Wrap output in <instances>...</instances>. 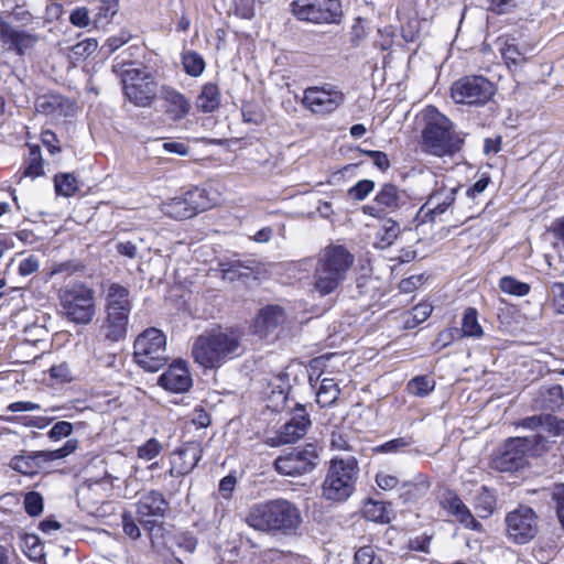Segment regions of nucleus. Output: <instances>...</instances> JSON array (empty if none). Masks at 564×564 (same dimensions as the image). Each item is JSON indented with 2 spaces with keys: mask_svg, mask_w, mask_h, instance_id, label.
<instances>
[{
  "mask_svg": "<svg viewBox=\"0 0 564 564\" xmlns=\"http://www.w3.org/2000/svg\"><path fill=\"white\" fill-rule=\"evenodd\" d=\"M242 334L235 327L216 325L198 335L192 345V358L206 370L223 367L239 356Z\"/></svg>",
  "mask_w": 564,
  "mask_h": 564,
  "instance_id": "nucleus-1",
  "label": "nucleus"
},
{
  "mask_svg": "<svg viewBox=\"0 0 564 564\" xmlns=\"http://www.w3.org/2000/svg\"><path fill=\"white\" fill-rule=\"evenodd\" d=\"M246 523L256 531L292 535L302 523L299 507L284 498L270 499L252 505Z\"/></svg>",
  "mask_w": 564,
  "mask_h": 564,
  "instance_id": "nucleus-2",
  "label": "nucleus"
},
{
  "mask_svg": "<svg viewBox=\"0 0 564 564\" xmlns=\"http://www.w3.org/2000/svg\"><path fill=\"white\" fill-rule=\"evenodd\" d=\"M421 149L424 153L437 156H454L462 151L465 135L456 131L455 123L436 107L429 106L424 112L421 131Z\"/></svg>",
  "mask_w": 564,
  "mask_h": 564,
  "instance_id": "nucleus-3",
  "label": "nucleus"
},
{
  "mask_svg": "<svg viewBox=\"0 0 564 564\" xmlns=\"http://www.w3.org/2000/svg\"><path fill=\"white\" fill-rule=\"evenodd\" d=\"M354 262V254L343 245L330 243L321 249L313 271L314 290L321 296L334 293L346 280Z\"/></svg>",
  "mask_w": 564,
  "mask_h": 564,
  "instance_id": "nucleus-4",
  "label": "nucleus"
},
{
  "mask_svg": "<svg viewBox=\"0 0 564 564\" xmlns=\"http://www.w3.org/2000/svg\"><path fill=\"white\" fill-rule=\"evenodd\" d=\"M550 449L541 434L508 437L491 458V466L500 473H516L529 466V456H541Z\"/></svg>",
  "mask_w": 564,
  "mask_h": 564,
  "instance_id": "nucleus-5",
  "label": "nucleus"
},
{
  "mask_svg": "<svg viewBox=\"0 0 564 564\" xmlns=\"http://www.w3.org/2000/svg\"><path fill=\"white\" fill-rule=\"evenodd\" d=\"M58 300L68 322L87 325L96 315V292L83 281H74L62 286Z\"/></svg>",
  "mask_w": 564,
  "mask_h": 564,
  "instance_id": "nucleus-6",
  "label": "nucleus"
},
{
  "mask_svg": "<svg viewBox=\"0 0 564 564\" xmlns=\"http://www.w3.org/2000/svg\"><path fill=\"white\" fill-rule=\"evenodd\" d=\"M359 475L355 457L333 458L322 485V496L329 501H346L355 491Z\"/></svg>",
  "mask_w": 564,
  "mask_h": 564,
  "instance_id": "nucleus-7",
  "label": "nucleus"
},
{
  "mask_svg": "<svg viewBox=\"0 0 564 564\" xmlns=\"http://www.w3.org/2000/svg\"><path fill=\"white\" fill-rule=\"evenodd\" d=\"M133 359L149 372H156L163 368L169 360L165 334L155 327L144 329L133 343Z\"/></svg>",
  "mask_w": 564,
  "mask_h": 564,
  "instance_id": "nucleus-8",
  "label": "nucleus"
},
{
  "mask_svg": "<svg viewBox=\"0 0 564 564\" xmlns=\"http://www.w3.org/2000/svg\"><path fill=\"white\" fill-rule=\"evenodd\" d=\"M540 516L525 503H519L505 516V534L509 542L525 545L534 541L540 533Z\"/></svg>",
  "mask_w": 564,
  "mask_h": 564,
  "instance_id": "nucleus-9",
  "label": "nucleus"
},
{
  "mask_svg": "<svg viewBox=\"0 0 564 564\" xmlns=\"http://www.w3.org/2000/svg\"><path fill=\"white\" fill-rule=\"evenodd\" d=\"M346 96L336 85L324 83L303 90L302 107L313 117L325 119L335 113L345 102Z\"/></svg>",
  "mask_w": 564,
  "mask_h": 564,
  "instance_id": "nucleus-10",
  "label": "nucleus"
},
{
  "mask_svg": "<svg viewBox=\"0 0 564 564\" xmlns=\"http://www.w3.org/2000/svg\"><path fill=\"white\" fill-rule=\"evenodd\" d=\"M213 206L208 192L204 187L192 186L185 192L164 200L161 212L169 218L186 220Z\"/></svg>",
  "mask_w": 564,
  "mask_h": 564,
  "instance_id": "nucleus-11",
  "label": "nucleus"
},
{
  "mask_svg": "<svg viewBox=\"0 0 564 564\" xmlns=\"http://www.w3.org/2000/svg\"><path fill=\"white\" fill-rule=\"evenodd\" d=\"M290 8L296 20L315 25L338 24L344 17L340 0H293Z\"/></svg>",
  "mask_w": 564,
  "mask_h": 564,
  "instance_id": "nucleus-12",
  "label": "nucleus"
},
{
  "mask_svg": "<svg viewBox=\"0 0 564 564\" xmlns=\"http://www.w3.org/2000/svg\"><path fill=\"white\" fill-rule=\"evenodd\" d=\"M495 94V84L482 75H465L451 86L452 99L460 105L485 106Z\"/></svg>",
  "mask_w": 564,
  "mask_h": 564,
  "instance_id": "nucleus-13",
  "label": "nucleus"
},
{
  "mask_svg": "<svg viewBox=\"0 0 564 564\" xmlns=\"http://www.w3.org/2000/svg\"><path fill=\"white\" fill-rule=\"evenodd\" d=\"M319 453L317 446L307 443L304 446L292 447L279 455L274 463V469L283 476H301L312 471L318 464Z\"/></svg>",
  "mask_w": 564,
  "mask_h": 564,
  "instance_id": "nucleus-14",
  "label": "nucleus"
},
{
  "mask_svg": "<svg viewBox=\"0 0 564 564\" xmlns=\"http://www.w3.org/2000/svg\"><path fill=\"white\" fill-rule=\"evenodd\" d=\"M434 495L438 506L463 528L479 533L484 532L482 523L475 518L456 490L447 486H440Z\"/></svg>",
  "mask_w": 564,
  "mask_h": 564,
  "instance_id": "nucleus-15",
  "label": "nucleus"
},
{
  "mask_svg": "<svg viewBox=\"0 0 564 564\" xmlns=\"http://www.w3.org/2000/svg\"><path fill=\"white\" fill-rule=\"evenodd\" d=\"M404 191L391 182L380 185L371 203L361 207L364 215L384 219L388 215L398 212L404 204Z\"/></svg>",
  "mask_w": 564,
  "mask_h": 564,
  "instance_id": "nucleus-16",
  "label": "nucleus"
},
{
  "mask_svg": "<svg viewBox=\"0 0 564 564\" xmlns=\"http://www.w3.org/2000/svg\"><path fill=\"white\" fill-rule=\"evenodd\" d=\"M288 321V314L279 304H267L258 310L250 323L251 334L261 339L278 337Z\"/></svg>",
  "mask_w": 564,
  "mask_h": 564,
  "instance_id": "nucleus-17",
  "label": "nucleus"
},
{
  "mask_svg": "<svg viewBox=\"0 0 564 564\" xmlns=\"http://www.w3.org/2000/svg\"><path fill=\"white\" fill-rule=\"evenodd\" d=\"M148 77L139 68H129L123 72V94L134 106L150 107L155 100V85L152 82H144Z\"/></svg>",
  "mask_w": 564,
  "mask_h": 564,
  "instance_id": "nucleus-18",
  "label": "nucleus"
},
{
  "mask_svg": "<svg viewBox=\"0 0 564 564\" xmlns=\"http://www.w3.org/2000/svg\"><path fill=\"white\" fill-rule=\"evenodd\" d=\"M312 425L306 406L296 403L291 411V417L278 431L274 437L268 441L270 446L276 447L292 444L304 437Z\"/></svg>",
  "mask_w": 564,
  "mask_h": 564,
  "instance_id": "nucleus-19",
  "label": "nucleus"
},
{
  "mask_svg": "<svg viewBox=\"0 0 564 564\" xmlns=\"http://www.w3.org/2000/svg\"><path fill=\"white\" fill-rule=\"evenodd\" d=\"M170 505L159 490H149L141 495L135 503V513L143 529L151 535L156 525L155 518H164Z\"/></svg>",
  "mask_w": 564,
  "mask_h": 564,
  "instance_id": "nucleus-20",
  "label": "nucleus"
},
{
  "mask_svg": "<svg viewBox=\"0 0 564 564\" xmlns=\"http://www.w3.org/2000/svg\"><path fill=\"white\" fill-rule=\"evenodd\" d=\"M34 109L45 117L59 119L76 116L79 108L75 99L50 90L35 97Z\"/></svg>",
  "mask_w": 564,
  "mask_h": 564,
  "instance_id": "nucleus-21",
  "label": "nucleus"
},
{
  "mask_svg": "<svg viewBox=\"0 0 564 564\" xmlns=\"http://www.w3.org/2000/svg\"><path fill=\"white\" fill-rule=\"evenodd\" d=\"M203 457V448L198 442H186L170 455L169 475L181 477L188 475Z\"/></svg>",
  "mask_w": 564,
  "mask_h": 564,
  "instance_id": "nucleus-22",
  "label": "nucleus"
},
{
  "mask_svg": "<svg viewBox=\"0 0 564 564\" xmlns=\"http://www.w3.org/2000/svg\"><path fill=\"white\" fill-rule=\"evenodd\" d=\"M460 186L447 188L442 186L434 189L427 200L423 204L417 213V217L423 223H434L436 217L443 215L449 207H452L456 200V194Z\"/></svg>",
  "mask_w": 564,
  "mask_h": 564,
  "instance_id": "nucleus-23",
  "label": "nucleus"
},
{
  "mask_svg": "<svg viewBox=\"0 0 564 564\" xmlns=\"http://www.w3.org/2000/svg\"><path fill=\"white\" fill-rule=\"evenodd\" d=\"M40 37L35 33H30L24 30H17L0 17V41L8 51L14 52L18 56H24L28 50L33 48L39 42Z\"/></svg>",
  "mask_w": 564,
  "mask_h": 564,
  "instance_id": "nucleus-24",
  "label": "nucleus"
},
{
  "mask_svg": "<svg viewBox=\"0 0 564 564\" xmlns=\"http://www.w3.org/2000/svg\"><path fill=\"white\" fill-rule=\"evenodd\" d=\"M158 383L172 393L187 392L193 386V379L185 360H174L159 377Z\"/></svg>",
  "mask_w": 564,
  "mask_h": 564,
  "instance_id": "nucleus-25",
  "label": "nucleus"
},
{
  "mask_svg": "<svg viewBox=\"0 0 564 564\" xmlns=\"http://www.w3.org/2000/svg\"><path fill=\"white\" fill-rule=\"evenodd\" d=\"M163 111L174 122L185 119L192 109L189 99L171 86L161 87Z\"/></svg>",
  "mask_w": 564,
  "mask_h": 564,
  "instance_id": "nucleus-26",
  "label": "nucleus"
},
{
  "mask_svg": "<svg viewBox=\"0 0 564 564\" xmlns=\"http://www.w3.org/2000/svg\"><path fill=\"white\" fill-rule=\"evenodd\" d=\"M532 409L545 414L560 412L564 406V390L561 384L541 387L532 399Z\"/></svg>",
  "mask_w": 564,
  "mask_h": 564,
  "instance_id": "nucleus-27",
  "label": "nucleus"
},
{
  "mask_svg": "<svg viewBox=\"0 0 564 564\" xmlns=\"http://www.w3.org/2000/svg\"><path fill=\"white\" fill-rule=\"evenodd\" d=\"M499 53L503 64L510 72H517L529 61L525 53L519 47L517 39L510 34H502L497 37Z\"/></svg>",
  "mask_w": 564,
  "mask_h": 564,
  "instance_id": "nucleus-28",
  "label": "nucleus"
},
{
  "mask_svg": "<svg viewBox=\"0 0 564 564\" xmlns=\"http://www.w3.org/2000/svg\"><path fill=\"white\" fill-rule=\"evenodd\" d=\"M131 311L106 310L102 328L107 340L117 343L123 340L128 333Z\"/></svg>",
  "mask_w": 564,
  "mask_h": 564,
  "instance_id": "nucleus-29",
  "label": "nucleus"
},
{
  "mask_svg": "<svg viewBox=\"0 0 564 564\" xmlns=\"http://www.w3.org/2000/svg\"><path fill=\"white\" fill-rule=\"evenodd\" d=\"M489 184H491L490 175L488 173H482L479 180L467 187L465 192V218L463 224L480 216L481 212L477 210V207L480 205L481 194L486 191Z\"/></svg>",
  "mask_w": 564,
  "mask_h": 564,
  "instance_id": "nucleus-30",
  "label": "nucleus"
},
{
  "mask_svg": "<svg viewBox=\"0 0 564 564\" xmlns=\"http://www.w3.org/2000/svg\"><path fill=\"white\" fill-rule=\"evenodd\" d=\"M431 488V481L425 474L419 473L412 480L401 484L399 499L403 505H414L422 500Z\"/></svg>",
  "mask_w": 564,
  "mask_h": 564,
  "instance_id": "nucleus-31",
  "label": "nucleus"
},
{
  "mask_svg": "<svg viewBox=\"0 0 564 564\" xmlns=\"http://www.w3.org/2000/svg\"><path fill=\"white\" fill-rule=\"evenodd\" d=\"M9 466L17 473L25 476H34L44 467L41 451L25 452L11 458Z\"/></svg>",
  "mask_w": 564,
  "mask_h": 564,
  "instance_id": "nucleus-32",
  "label": "nucleus"
},
{
  "mask_svg": "<svg viewBox=\"0 0 564 564\" xmlns=\"http://www.w3.org/2000/svg\"><path fill=\"white\" fill-rule=\"evenodd\" d=\"M28 156L24 159L19 173L22 177L37 178L45 174L44 160L39 144L28 143Z\"/></svg>",
  "mask_w": 564,
  "mask_h": 564,
  "instance_id": "nucleus-33",
  "label": "nucleus"
},
{
  "mask_svg": "<svg viewBox=\"0 0 564 564\" xmlns=\"http://www.w3.org/2000/svg\"><path fill=\"white\" fill-rule=\"evenodd\" d=\"M389 507V502L367 498L362 501L360 513L367 521L388 524L391 521Z\"/></svg>",
  "mask_w": 564,
  "mask_h": 564,
  "instance_id": "nucleus-34",
  "label": "nucleus"
},
{
  "mask_svg": "<svg viewBox=\"0 0 564 564\" xmlns=\"http://www.w3.org/2000/svg\"><path fill=\"white\" fill-rule=\"evenodd\" d=\"M106 310L131 311L130 291L124 285L113 282L109 285L105 299Z\"/></svg>",
  "mask_w": 564,
  "mask_h": 564,
  "instance_id": "nucleus-35",
  "label": "nucleus"
},
{
  "mask_svg": "<svg viewBox=\"0 0 564 564\" xmlns=\"http://www.w3.org/2000/svg\"><path fill=\"white\" fill-rule=\"evenodd\" d=\"M221 104V94L216 83H206L202 86L196 98V107L203 113L216 111Z\"/></svg>",
  "mask_w": 564,
  "mask_h": 564,
  "instance_id": "nucleus-36",
  "label": "nucleus"
},
{
  "mask_svg": "<svg viewBox=\"0 0 564 564\" xmlns=\"http://www.w3.org/2000/svg\"><path fill=\"white\" fill-rule=\"evenodd\" d=\"M462 338H481L484 336V328L478 321V311L475 307H467L463 313L462 326L458 328Z\"/></svg>",
  "mask_w": 564,
  "mask_h": 564,
  "instance_id": "nucleus-37",
  "label": "nucleus"
},
{
  "mask_svg": "<svg viewBox=\"0 0 564 564\" xmlns=\"http://www.w3.org/2000/svg\"><path fill=\"white\" fill-rule=\"evenodd\" d=\"M53 183L56 196L69 198L79 191L78 178L70 172L56 173L53 177Z\"/></svg>",
  "mask_w": 564,
  "mask_h": 564,
  "instance_id": "nucleus-38",
  "label": "nucleus"
},
{
  "mask_svg": "<svg viewBox=\"0 0 564 564\" xmlns=\"http://www.w3.org/2000/svg\"><path fill=\"white\" fill-rule=\"evenodd\" d=\"M434 307L429 301H421L411 311L404 313L403 327L412 329L425 322L433 312Z\"/></svg>",
  "mask_w": 564,
  "mask_h": 564,
  "instance_id": "nucleus-39",
  "label": "nucleus"
},
{
  "mask_svg": "<svg viewBox=\"0 0 564 564\" xmlns=\"http://www.w3.org/2000/svg\"><path fill=\"white\" fill-rule=\"evenodd\" d=\"M340 389L333 378H324L316 391V402L321 408L333 405L339 398Z\"/></svg>",
  "mask_w": 564,
  "mask_h": 564,
  "instance_id": "nucleus-40",
  "label": "nucleus"
},
{
  "mask_svg": "<svg viewBox=\"0 0 564 564\" xmlns=\"http://www.w3.org/2000/svg\"><path fill=\"white\" fill-rule=\"evenodd\" d=\"M497 507V497L495 490L487 487L481 486L480 491L475 500V509L478 511L480 518L490 517Z\"/></svg>",
  "mask_w": 564,
  "mask_h": 564,
  "instance_id": "nucleus-41",
  "label": "nucleus"
},
{
  "mask_svg": "<svg viewBox=\"0 0 564 564\" xmlns=\"http://www.w3.org/2000/svg\"><path fill=\"white\" fill-rule=\"evenodd\" d=\"M182 65L184 72L192 77L200 76L206 67L204 57L195 51H187L183 53Z\"/></svg>",
  "mask_w": 564,
  "mask_h": 564,
  "instance_id": "nucleus-42",
  "label": "nucleus"
},
{
  "mask_svg": "<svg viewBox=\"0 0 564 564\" xmlns=\"http://www.w3.org/2000/svg\"><path fill=\"white\" fill-rule=\"evenodd\" d=\"M118 8L119 0H100L94 17V25L99 28L109 24L118 12Z\"/></svg>",
  "mask_w": 564,
  "mask_h": 564,
  "instance_id": "nucleus-43",
  "label": "nucleus"
},
{
  "mask_svg": "<svg viewBox=\"0 0 564 564\" xmlns=\"http://www.w3.org/2000/svg\"><path fill=\"white\" fill-rule=\"evenodd\" d=\"M499 289L513 296L522 297L530 293L531 285L525 282H521L512 275H505L499 280Z\"/></svg>",
  "mask_w": 564,
  "mask_h": 564,
  "instance_id": "nucleus-44",
  "label": "nucleus"
},
{
  "mask_svg": "<svg viewBox=\"0 0 564 564\" xmlns=\"http://www.w3.org/2000/svg\"><path fill=\"white\" fill-rule=\"evenodd\" d=\"M400 234L398 221L388 218L377 232V243L380 248L390 247Z\"/></svg>",
  "mask_w": 564,
  "mask_h": 564,
  "instance_id": "nucleus-45",
  "label": "nucleus"
},
{
  "mask_svg": "<svg viewBox=\"0 0 564 564\" xmlns=\"http://www.w3.org/2000/svg\"><path fill=\"white\" fill-rule=\"evenodd\" d=\"M435 384V380L425 375H420L409 380L406 390L412 395L423 398L434 391Z\"/></svg>",
  "mask_w": 564,
  "mask_h": 564,
  "instance_id": "nucleus-46",
  "label": "nucleus"
},
{
  "mask_svg": "<svg viewBox=\"0 0 564 564\" xmlns=\"http://www.w3.org/2000/svg\"><path fill=\"white\" fill-rule=\"evenodd\" d=\"M414 444L412 435H405L390 440L383 444H380L373 448L375 453H399L403 452L406 447Z\"/></svg>",
  "mask_w": 564,
  "mask_h": 564,
  "instance_id": "nucleus-47",
  "label": "nucleus"
},
{
  "mask_svg": "<svg viewBox=\"0 0 564 564\" xmlns=\"http://www.w3.org/2000/svg\"><path fill=\"white\" fill-rule=\"evenodd\" d=\"M78 447V441L75 438L67 440L64 445L54 451H41L44 464L58 460L74 453Z\"/></svg>",
  "mask_w": 564,
  "mask_h": 564,
  "instance_id": "nucleus-48",
  "label": "nucleus"
},
{
  "mask_svg": "<svg viewBox=\"0 0 564 564\" xmlns=\"http://www.w3.org/2000/svg\"><path fill=\"white\" fill-rule=\"evenodd\" d=\"M462 339L458 333V327H448L445 328L436 335V338L432 343V347L435 351H441L442 349L451 346L454 341Z\"/></svg>",
  "mask_w": 564,
  "mask_h": 564,
  "instance_id": "nucleus-49",
  "label": "nucleus"
},
{
  "mask_svg": "<svg viewBox=\"0 0 564 564\" xmlns=\"http://www.w3.org/2000/svg\"><path fill=\"white\" fill-rule=\"evenodd\" d=\"M375 186L376 183L372 180H360L347 191V196L352 200L361 202L369 196Z\"/></svg>",
  "mask_w": 564,
  "mask_h": 564,
  "instance_id": "nucleus-50",
  "label": "nucleus"
},
{
  "mask_svg": "<svg viewBox=\"0 0 564 564\" xmlns=\"http://www.w3.org/2000/svg\"><path fill=\"white\" fill-rule=\"evenodd\" d=\"M163 451V446L155 437L149 438L145 443L138 446L137 456L143 460H152L158 457Z\"/></svg>",
  "mask_w": 564,
  "mask_h": 564,
  "instance_id": "nucleus-51",
  "label": "nucleus"
},
{
  "mask_svg": "<svg viewBox=\"0 0 564 564\" xmlns=\"http://www.w3.org/2000/svg\"><path fill=\"white\" fill-rule=\"evenodd\" d=\"M243 121L247 123L261 124L265 120V113L256 102H245L241 107Z\"/></svg>",
  "mask_w": 564,
  "mask_h": 564,
  "instance_id": "nucleus-52",
  "label": "nucleus"
},
{
  "mask_svg": "<svg viewBox=\"0 0 564 564\" xmlns=\"http://www.w3.org/2000/svg\"><path fill=\"white\" fill-rule=\"evenodd\" d=\"M24 510L30 517L40 516L43 512L44 503L43 497L37 491H30L25 494L24 500Z\"/></svg>",
  "mask_w": 564,
  "mask_h": 564,
  "instance_id": "nucleus-53",
  "label": "nucleus"
},
{
  "mask_svg": "<svg viewBox=\"0 0 564 564\" xmlns=\"http://www.w3.org/2000/svg\"><path fill=\"white\" fill-rule=\"evenodd\" d=\"M551 500L554 503L555 516L560 528L564 533V484L555 485Z\"/></svg>",
  "mask_w": 564,
  "mask_h": 564,
  "instance_id": "nucleus-54",
  "label": "nucleus"
},
{
  "mask_svg": "<svg viewBox=\"0 0 564 564\" xmlns=\"http://www.w3.org/2000/svg\"><path fill=\"white\" fill-rule=\"evenodd\" d=\"M48 373L51 379L56 383H69L75 379V376L66 361H63L58 365H53L48 369Z\"/></svg>",
  "mask_w": 564,
  "mask_h": 564,
  "instance_id": "nucleus-55",
  "label": "nucleus"
},
{
  "mask_svg": "<svg viewBox=\"0 0 564 564\" xmlns=\"http://www.w3.org/2000/svg\"><path fill=\"white\" fill-rule=\"evenodd\" d=\"M231 9L236 17L251 20L256 14V0H231Z\"/></svg>",
  "mask_w": 564,
  "mask_h": 564,
  "instance_id": "nucleus-56",
  "label": "nucleus"
},
{
  "mask_svg": "<svg viewBox=\"0 0 564 564\" xmlns=\"http://www.w3.org/2000/svg\"><path fill=\"white\" fill-rule=\"evenodd\" d=\"M551 306L558 315H564V282H553L550 286Z\"/></svg>",
  "mask_w": 564,
  "mask_h": 564,
  "instance_id": "nucleus-57",
  "label": "nucleus"
},
{
  "mask_svg": "<svg viewBox=\"0 0 564 564\" xmlns=\"http://www.w3.org/2000/svg\"><path fill=\"white\" fill-rule=\"evenodd\" d=\"M86 265L78 260H66L58 263H55L52 267V274L66 273L68 275H73L78 272H84Z\"/></svg>",
  "mask_w": 564,
  "mask_h": 564,
  "instance_id": "nucleus-58",
  "label": "nucleus"
},
{
  "mask_svg": "<svg viewBox=\"0 0 564 564\" xmlns=\"http://www.w3.org/2000/svg\"><path fill=\"white\" fill-rule=\"evenodd\" d=\"M432 540H433V534L424 532L421 535L411 538L408 542V549L410 551H416V552L429 554L431 552Z\"/></svg>",
  "mask_w": 564,
  "mask_h": 564,
  "instance_id": "nucleus-59",
  "label": "nucleus"
},
{
  "mask_svg": "<svg viewBox=\"0 0 564 564\" xmlns=\"http://www.w3.org/2000/svg\"><path fill=\"white\" fill-rule=\"evenodd\" d=\"M360 153L371 159L373 165L381 172H386L390 169L391 163L386 152L378 150H364L359 149Z\"/></svg>",
  "mask_w": 564,
  "mask_h": 564,
  "instance_id": "nucleus-60",
  "label": "nucleus"
},
{
  "mask_svg": "<svg viewBox=\"0 0 564 564\" xmlns=\"http://www.w3.org/2000/svg\"><path fill=\"white\" fill-rule=\"evenodd\" d=\"M426 281L427 276L424 273L414 274L402 279L399 283V290L401 293H412L419 290Z\"/></svg>",
  "mask_w": 564,
  "mask_h": 564,
  "instance_id": "nucleus-61",
  "label": "nucleus"
},
{
  "mask_svg": "<svg viewBox=\"0 0 564 564\" xmlns=\"http://www.w3.org/2000/svg\"><path fill=\"white\" fill-rule=\"evenodd\" d=\"M121 523L123 533L131 540H138L141 536V531L137 524L133 516L129 511L121 514Z\"/></svg>",
  "mask_w": 564,
  "mask_h": 564,
  "instance_id": "nucleus-62",
  "label": "nucleus"
},
{
  "mask_svg": "<svg viewBox=\"0 0 564 564\" xmlns=\"http://www.w3.org/2000/svg\"><path fill=\"white\" fill-rule=\"evenodd\" d=\"M97 48L98 41L96 39H85L72 46V52L77 57L86 58L94 54Z\"/></svg>",
  "mask_w": 564,
  "mask_h": 564,
  "instance_id": "nucleus-63",
  "label": "nucleus"
},
{
  "mask_svg": "<svg viewBox=\"0 0 564 564\" xmlns=\"http://www.w3.org/2000/svg\"><path fill=\"white\" fill-rule=\"evenodd\" d=\"M40 139L50 154L54 155L62 152L59 140L54 131L50 129L42 130Z\"/></svg>",
  "mask_w": 564,
  "mask_h": 564,
  "instance_id": "nucleus-64",
  "label": "nucleus"
}]
</instances>
